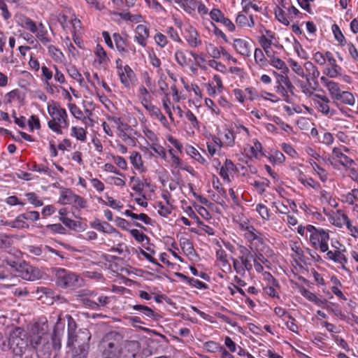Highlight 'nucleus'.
Instances as JSON below:
<instances>
[{
	"mask_svg": "<svg viewBox=\"0 0 358 358\" xmlns=\"http://www.w3.org/2000/svg\"><path fill=\"white\" fill-rule=\"evenodd\" d=\"M140 348L138 341L125 340L115 331L106 334L99 345L102 358H141Z\"/></svg>",
	"mask_w": 358,
	"mask_h": 358,
	"instance_id": "nucleus-1",
	"label": "nucleus"
},
{
	"mask_svg": "<svg viewBox=\"0 0 358 358\" xmlns=\"http://www.w3.org/2000/svg\"><path fill=\"white\" fill-rule=\"evenodd\" d=\"M47 324L42 327V331L31 337V346L36 350L38 358H50L52 352L61 348V343L58 338H52L51 335L46 332Z\"/></svg>",
	"mask_w": 358,
	"mask_h": 358,
	"instance_id": "nucleus-2",
	"label": "nucleus"
},
{
	"mask_svg": "<svg viewBox=\"0 0 358 358\" xmlns=\"http://www.w3.org/2000/svg\"><path fill=\"white\" fill-rule=\"evenodd\" d=\"M47 110L50 117L48 122V128L55 134L62 135L63 129H67L69 126L66 110L59 103L52 101L48 103Z\"/></svg>",
	"mask_w": 358,
	"mask_h": 358,
	"instance_id": "nucleus-3",
	"label": "nucleus"
},
{
	"mask_svg": "<svg viewBox=\"0 0 358 358\" xmlns=\"http://www.w3.org/2000/svg\"><path fill=\"white\" fill-rule=\"evenodd\" d=\"M15 20L19 27L34 34L35 37L43 45H46L48 43H50L51 39L49 37L48 31L42 22H39L37 24L30 17L22 13L17 14L15 17Z\"/></svg>",
	"mask_w": 358,
	"mask_h": 358,
	"instance_id": "nucleus-4",
	"label": "nucleus"
},
{
	"mask_svg": "<svg viewBox=\"0 0 358 358\" xmlns=\"http://www.w3.org/2000/svg\"><path fill=\"white\" fill-rule=\"evenodd\" d=\"M238 249V257L231 258L233 268L237 274L245 276L246 272H250L252 270V262L255 261L252 252L253 247L247 248L245 245H239Z\"/></svg>",
	"mask_w": 358,
	"mask_h": 358,
	"instance_id": "nucleus-5",
	"label": "nucleus"
},
{
	"mask_svg": "<svg viewBox=\"0 0 358 358\" xmlns=\"http://www.w3.org/2000/svg\"><path fill=\"white\" fill-rule=\"evenodd\" d=\"M320 81L327 90L331 100L334 101H341L343 103L351 106L355 105L354 95L348 91H343L339 83L324 76L320 77Z\"/></svg>",
	"mask_w": 358,
	"mask_h": 358,
	"instance_id": "nucleus-6",
	"label": "nucleus"
},
{
	"mask_svg": "<svg viewBox=\"0 0 358 358\" xmlns=\"http://www.w3.org/2000/svg\"><path fill=\"white\" fill-rule=\"evenodd\" d=\"M307 229L310 234L309 241L310 245L321 252H326L329 250V231L324 230L322 228H316L311 224H308Z\"/></svg>",
	"mask_w": 358,
	"mask_h": 358,
	"instance_id": "nucleus-7",
	"label": "nucleus"
},
{
	"mask_svg": "<svg viewBox=\"0 0 358 358\" xmlns=\"http://www.w3.org/2000/svg\"><path fill=\"white\" fill-rule=\"evenodd\" d=\"M91 337L90 331H84L78 336V340L72 342V343H67V346L70 348L71 358L87 357Z\"/></svg>",
	"mask_w": 358,
	"mask_h": 358,
	"instance_id": "nucleus-8",
	"label": "nucleus"
},
{
	"mask_svg": "<svg viewBox=\"0 0 358 358\" xmlns=\"http://www.w3.org/2000/svg\"><path fill=\"white\" fill-rule=\"evenodd\" d=\"M9 345L15 355L22 356L29 345L27 333L21 328L15 329L10 334Z\"/></svg>",
	"mask_w": 358,
	"mask_h": 358,
	"instance_id": "nucleus-9",
	"label": "nucleus"
},
{
	"mask_svg": "<svg viewBox=\"0 0 358 358\" xmlns=\"http://www.w3.org/2000/svg\"><path fill=\"white\" fill-rule=\"evenodd\" d=\"M56 283L62 288L80 286V279L76 273L64 268H57L55 269Z\"/></svg>",
	"mask_w": 358,
	"mask_h": 358,
	"instance_id": "nucleus-10",
	"label": "nucleus"
},
{
	"mask_svg": "<svg viewBox=\"0 0 358 358\" xmlns=\"http://www.w3.org/2000/svg\"><path fill=\"white\" fill-rule=\"evenodd\" d=\"M57 20L61 24L62 29L66 31H70L71 33H80L83 29L80 20L73 13L70 16L64 13H59L57 15Z\"/></svg>",
	"mask_w": 358,
	"mask_h": 358,
	"instance_id": "nucleus-11",
	"label": "nucleus"
},
{
	"mask_svg": "<svg viewBox=\"0 0 358 358\" xmlns=\"http://www.w3.org/2000/svg\"><path fill=\"white\" fill-rule=\"evenodd\" d=\"M313 102L317 111L326 117H333L337 114V111L330 107V99L325 95L315 94L313 95Z\"/></svg>",
	"mask_w": 358,
	"mask_h": 358,
	"instance_id": "nucleus-12",
	"label": "nucleus"
},
{
	"mask_svg": "<svg viewBox=\"0 0 358 358\" xmlns=\"http://www.w3.org/2000/svg\"><path fill=\"white\" fill-rule=\"evenodd\" d=\"M116 68L121 83L127 89H129L136 80V75L129 65H122L121 59L116 60Z\"/></svg>",
	"mask_w": 358,
	"mask_h": 358,
	"instance_id": "nucleus-13",
	"label": "nucleus"
},
{
	"mask_svg": "<svg viewBox=\"0 0 358 358\" xmlns=\"http://www.w3.org/2000/svg\"><path fill=\"white\" fill-rule=\"evenodd\" d=\"M134 41L143 48L146 47L148 39L150 37L149 27L145 24H138L134 29Z\"/></svg>",
	"mask_w": 358,
	"mask_h": 358,
	"instance_id": "nucleus-14",
	"label": "nucleus"
},
{
	"mask_svg": "<svg viewBox=\"0 0 358 358\" xmlns=\"http://www.w3.org/2000/svg\"><path fill=\"white\" fill-rule=\"evenodd\" d=\"M17 271L19 276L27 280L33 281L40 278L39 270L25 263L20 264Z\"/></svg>",
	"mask_w": 358,
	"mask_h": 358,
	"instance_id": "nucleus-15",
	"label": "nucleus"
},
{
	"mask_svg": "<svg viewBox=\"0 0 358 358\" xmlns=\"http://www.w3.org/2000/svg\"><path fill=\"white\" fill-rule=\"evenodd\" d=\"M96 295L97 294L92 291L83 289L78 292L76 297L77 300L82 302L86 306L96 310H99V305L96 304V301L91 299V298H94Z\"/></svg>",
	"mask_w": 358,
	"mask_h": 358,
	"instance_id": "nucleus-16",
	"label": "nucleus"
},
{
	"mask_svg": "<svg viewBox=\"0 0 358 358\" xmlns=\"http://www.w3.org/2000/svg\"><path fill=\"white\" fill-rule=\"evenodd\" d=\"M68 322V341L67 343H72L73 341L78 340V336L81 335V332L84 331H89L87 329H81L78 331H76L77 324L74 319L69 315L66 316Z\"/></svg>",
	"mask_w": 358,
	"mask_h": 358,
	"instance_id": "nucleus-17",
	"label": "nucleus"
},
{
	"mask_svg": "<svg viewBox=\"0 0 358 358\" xmlns=\"http://www.w3.org/2000/svg\"><path fill=\"white\" fill-rule=\"evenodd\" d=\"M345 250V248H338V250H328L326 252L327 259L341 264L343 268H345V264L348 263V259L344 254Z\"/></svg>",
	"mask_w": 358,
	"mask_h": 358,
	"instance_id": "nucleus-18",
	"label": "nucleus"
},
{
	"mask_svg": "<svg viewBox=\"0 0 358 358\" xmlns=\"http://www.w3.org/2000/svg\"><path fill=\"white\" fill-rule=\"evenodd\" d=\"M233 47L237 53L244 57H250L251 48L249 42L243 38H236L233 42Z\"/></svg>",
	"mask_w": 358,
	"mask_h": 358,
	"instance_id": "nucleus-19",
	"label": "nucleus"
},
{
	"mask_svg": "<svg viewBox=\"0 0 358 358\" xmlns=\"http://www.w3.org/2000/svg\"><path fill=\"white\" fill-rule=\"evenodd\" d=\"M288 72L289 71H281L280 73H278L276 71H273V74L276 80L277 85H281L284 87H287L289 92L293 94L294 86L287 76Z\"/></svg>",
	"mask_w": 358,
	"mask_h": 358,
	"instance_id": "nucleus-20",
	"label": "nucleus"
},
{
	"mask_svg": "<svg viewBox=\"0 0 358 358\" xmlns=\"http://www.w3.org/2000/svg\"><path fill=\"white\" fill-rule=\"evenodd\" d=\"M129 161L132 166L140 173H145L147 171V169L144 165V162L140 152L137 151H132L129 156Z\"/></svg>",
	"mask_w": 358,
	"mask_h": 358,
	"instance_id": "nucleus-21",
	"label": "nucleus"
},
{
	"mask_svg": "<svg viewBox=\"0 0 358 358\" xmlns=\"http://www.w3.org/2000/svg\"><path fill=\"white\" fill-rule=\"evenodd\" d=\"M332 155L339 164L345 167H350L354 164V161L343 153L341 148H334L332 149Z\"/></svg>",
	"mask_w": 358,
	"mask_h": 358,
	"instance_id": "nucleus-22",
	"label": "nucleus"
},
{
	"mask_svg": "<svg viewBox=\"0 0 358 358\" xmlns=\"http://www.w3.org/2000/svg\"><path fill=\"white\" fill-rule=\"evenodd\" d=\"M185 38L189 45L192 48H196L201 44L199 34L196 30L192 27H189V29L186 30Z\"/></svg>",
	"mask_w": 358,
	"mask_h": 358,
	"instance_id": "nucleus-23",
	"label": "nucleus"
},
{
	"mask_svg": "<svg viewBox=\"0 0 358 358\" xmlns=\"http://www.w3.org/2000/svg\"><path fill=\"white\" fill-rule=\"evenodd\" d=\"M216 259L218 265L224 272L230 273L231 271V266L227 259V255L224 250L220 249L217 250Z\"/></svg>",
	"mask_w": 358,
	"mask_h": 358,
	"instance_id": "nucleus-24",
	"label": "nucleus"
},
{
	"mask_svg": "<svg viewBox=\"0 0 358 358\" xmlns=\"http://www.w3.org/2000/svg\"><path fill=\"white\" fill-rule=\"evenodd\" d=\"M327 62L331 66L329 68H326L323 71L327 76L331 78H334L341 75V68L338 65L334 57L330 58V59Z\"/></svg>",
	"mask_w": 358,
	"mask_h": 358,
	"instance_id": "nucleus-25",
	"label": "nucleus"
},
{
	"mask_svg": "<svg viewBox=\"0 0 358 358\" xmlns=\"http://www.w3.org/2000/svg\"><path fill=\"white\" fill-rule=\"evenodd\" d=\"M48 43L47 46L48 53L51 59L56 63L62 64L65 61V56L60 49Z\"/></svg>",
	"mask_w": 358,
	"mask_h": 358,
	"instance_id": "nucleus-26",
	"label": "nucleus"
},
{
	"mask_svg": "<svg viewBox=\"0 0 358 358\" xmlns=\"http://www.w3.org/2000/svg\"><path fill=\"white\" fill-rule=\"evenodd\" d=\"M300 294L307 299L308 301L313 302L318 306L324 307V305L327 303L326 300L321 299L318 298L314 293L310 292L305 287H301L299 289Z\"/></svg>",
	"mask_w": 358,
	"mask_h": 358,
	"instance_id": "nucleus-27",
	"label": "nucleus"
},
{
	"mask_svg": "<svg viewBox=\"0 0 358 358\" xmlns=\"http://www.w3.org/2000/svg\"><path fill=\"white\" fill-rule=\"evenodd\" d=\"M96 59L94 61V65L105 66L108 64L109 59L104 49L100 45H97L94 51Z\"/></svg>",
	"mask_w": 358,
	"mask_h": 358,
	"instance_id": "nucleus-28",
	"label": "nucleus"
},
{
	"mask_svg": "<svg viewBox=\"0 0 358 358\" xmlns=\"http://www.w3.org/2000/svg\"><path fill=\"white\" fill-rule=\"evenodd\" d=\"M236 23L241 27L252 28L255 26L254 16L250 15L248 17L245 14L239 13L236 18Z\"/></svg>",
	"mask_w": 358,
	"mask_h": 358,
	"instance_id": "nucleus-29",
	"label": "nucleus"
},
{
	"mask_svg": "<svg viewBox=\"0 0 358 358\" xmlns=\"http://www.w3.org/2000/svg\"><path fill=\"white\" fill-rule=\"evenodd\" d=\"M244 238L250 243V246L253 247V242L255 241H257L260 243H263V239L260 237V233L254 227L246 228Z\"/></svg>",
	"mask_w": 358,
	"mask_h": 358,
	"instance_id": "nucleus-30",
	"label": "nucleus"
},
{
	"mask_svg": "<svg viewBox=\"0 0 358 358\" xmlns=\"http://www.w3.org/2000/svg\"><path fill=\"white\" fill-rule=\"evenodd\" d=\"M129 306L134 310L141 313L145 317L148 319L155 320L156 318L157 314L152 308L148 306L141 304H136L133 306L130 305Z\"/></svg>",
	"mask_w": 358,
	"mask_h": 358,
	"instance_id": "nucleus-31",
	"label": "nucleus"
},
{
	"mask_svg": "<svg viewBox=\"0 0 358 358\" xmlns=\"http://www.w3.org/2000/svg\"><path fill=\"white\" fill-rule=\"evenodd\" d=\"M94 228L103 233L113 234L115 238H121V234L108 222L97 223Z\"/></svg>",
	"mask_w": 358,
	"mask_h": 358,
	"instance_id": "nucleus-32",
	"label": "nucleus"
},
{
	"mask_svg": "<svg viewBox=\"0 0 358 358\" xmlns=\"http://www.w3.org/2000/svg\"><path fill=\"white\" fill-rule=\"evenodd\" d=\"M113 38L116 46L117 50L122 56H127L129 55V50L127 49V44L124 38L120 34L115 33L113 35Z\"/></svg>",
	"mask_w": 358,
	"mask_h": 358,
	"instance_id": "nucleus-33",
	"label": "nucleus"
},
{
	"mask_svg": "<svg viewBox=\"0 0 358 358\" xmlns=\"http://www.w3.org/2000/svg\"><path fill=\"white\" fill-rule=\"evenodd\" d=\"M106 118L107 120L112 124L113 128L116 129V132L123 129H125V128H130V126L120 117L117 115H108Z\"/></svg>",
	"mask_w": 358,
	"mask_h": 358,
	"instance_id": "nucleus-34",
	"label": "nucleus"
},
{
	"mask_svg": "<svg viewBox=\"0 0 358 358\" xmlns=\"http://www.w3.org/2000/svg\"><path fill=\"white\" fill-rule=\"evenodd\" d=\"M131 131L130 128H125V129L120 130L116 132V136L122 142L129 145H134L135 144V138H133L129 131Z\"/></svg>",
	"mask_w": 358,
	"mask_h": 358,
	"instance_id": "nucleus-35",
	"label": "nucleus"
},
{
	"mask_svg": "<svg viewBox=\"0 0 358 358\" xmlns=\"http://www.w3.org/2000/svg\"><path fill=\"white\" fill-rule=\"evenodd\" d=\"M60 196L59 199V203L62 205L71 204L72 203L73 196L76 194H74L71 189L69 188H61L60 189Z\"/></svg>",
	"mask_w": 358,
	"mask_h": 358,
	"instance_id": "nucleus-36",
	"label": "nucleus"
},
{
	"mask_svg": "<svg viewBox=\"0 0 358 358\" xmlns=\"http://www.w3.org/2000/svg\"><path fill=\"white\" fill-rule=\"evenodd\" d=\"M304 70L306 71L308 78L310 76L315 84L317 83L316 80L320 76L318 69L311 62H306L303 64Z\"/></svg>",
	"mask_w": 358,
	"mask_h": 358,
	"instance_id": "nucleus-37",
	"label": "nucleus"
},
{
	"mask_svg": "<svg viewBox=\"0 0 358 358\" xmlns=\"http://www.w3.org/2000/svg\"><path fill=\"white\" fill-rule=\"evenodd\" d=\"M68 108L71 114L76 119L82 120V122L87 124V120H90L89 117H86L84 116L83 111L80 110L79 107H78L74 103H69Z\"/></svg>",
	"mask_w": 358,
	"mask_h": 358,
	"instance_id": "nucleus-38",
	"label": "nucleus"
},
{
	"mask_svg": "<svg viewBox=\"0 0 358 358\" xmlns=\"http://www.w3.org/2000/svg\"><path fill=\"white\" fill-rule=\"evenodd\" d=\"M124 214L126 216L130 217L132 220H141L144 224H148V225H151L152 223V219L148 215H146L145 213L137 214V213H134L129 210H125Z\"/></svg>",
	"mask_w": 358,
	"mask_h": 358,
	"instance_id": "nucleus-39",
	"label": "nucleus"
},
{
	"mask_svg": "<svg viewBox=\"0 0 358 358\" xmlns=\"http://www.w3.org/2000/svg\"><path fill=\"white\" fill-rule=\"evenodd\" d=\"M289 66L292 70L299 77L306 78V80H308V75L306 74L304 68L296 61L289 59L288 61Z\"/></svg>",
	"mask_w": 358,
	"mask_h": 358,
	"instance_id": "nucleus-40",
	"label": "nucleus"
},
{
	"mask_svg": "<svg viewBox=\"0 0 358 358\" xmlns=\"http://www.w3.org/2000/svg\"><path fill=\"white\" fill-rule=\"evenodd\" d=\"M71 136L81 142H85L87 140V131L84 128L80 127H72L71 129Z\"/></svg>",
	"mask_w": 358,
	"mask_h": 358,
	"instance_id": "nucleus-41",
	"label": "nucleus"
},
{
	"mask_svg": "<svg viewBox=\"0 0 358 358\" xmlns=\"http://www.w3.org/2000/svg\"><path fill=\"white\" fill-rule=\"evenodd\" d=\"M308 163L313 168V171L315 172V173L318 176L322 182H326L328 178V173L323 168L320 167L315 161L313 159H310L308 161Z\"/></svg>",
	"mask_w": 358,
	"mask_h": 358,
	"instance_id": "nucleus-42",
	"label": "nucleus"
},
{
	"mask_svg": "<svg viewBox=\"0 0 358 358\" xmlns=\"http://www.w3.org/2000/svg\"><path fill=\"white\" fill-rule=\"evenodd\" d=\"M299 87L300 88L301 92L308 97H313V95L315 94H314L315 89L311 86V83H310V78H308V80H306V82L300 81L299 83Z\"/></svg>",
	"mask_w": 358,
	"mask_h": 358,
	"instance_id": "nucleus-43",
	"label": "nucleus"
},
{
	"mask_svg": "<svg viewBox=\"0 0 358 358\" xmlns=\"http://www.w3.org/2000/svg\"><path fill=\"white\" fill-rule=\"evenodd\" d=\"M254 58L255 63L261 68L267 66L268 62L264 54V52L260 48H255L254 52Z\"/></svg>",
	"mask_w": 358,
	"mask_h": 358,
	"instance_id": "nucleus-44",
	"label": "nucleus"
},
{
	"mask_svg": "<svg viewBox=\"0 0 358 358\" xmlns=\"http://www.w3.org/2000/svg\"><path fill=\"white\" fill-rule=\"evenodd\" d=\"M342 201L348 205H354L358 201V189H353L351 192L342 195Z\"/></svg>",
	"mask_w": 358,
	"mask_h": 358,
	"instance_id": "nucleus-45",
	"label": "nucleus"
},
{
	"mask_svg": "<svg viewBox=\"0 0 358 358\" xmlns=\"http://www.w3.org/2000/svg\"><path fill=\"white\" fill-rule=\"evenodd\" d=\"M64 329V323L62 322L61 315L58 316L57 321L53 329V334L51 335L52 338H58L61 342V335Z\"/></svg>",
	"mask_w": 358,
	"mask_h": 358,
	"instance_id": "nucleus-46",
	"label": "nucleus"
},
{
	"mask_svg": "<svg viewBox=\"0 0 358 358\" xmlns=\"http://www.w3.org/2000/svg\"><path fill=\"white\" fill-rule=\"evenodd\" d=\"M24 196L27 197L28 202L34 207H41L43 205L41 198L34 192H27Z\"/></svg>",
	"mask_w": 358,
	"mask_h": 358,
	"instance_id": "nucleus-47",
	"label": "nucleus"
},
{
	"mask_svg": "<svg viewBox=\"0 0 358 358\" xmlns=\"http://www.w3.org/2000/svg\"><path fill=\"white\" fill-rule=\"evenodd\" d=\"M12 228L28 229L29 225L26 222V220L22 214L19 215L16 218L9 223Z\"/></svg>",
	"mask_w": 358,
	"mask_h": 358,
	"instance_id": "nucleus-48",
	"label": "nucleus"
},
{
	"mask_svg": "<svg viewBox=\"0 0 358 358\" xmlns=\"http://www.w3.org/2000/svg\"><path fill=\"white\" fill-rule=\"evenodd\" d=\"M129 185L131 186V189L141 194L144 189V184L141 181V180L139 178L131 176L129 178Z\"/></svg>",
	"mask_w": 358,
	"mask_h": 358,
	"instance_id": "nucleus-49",
	"label": "nucleus"
},
{
	"mask_svg": "<svg viewBox=\"0 0 358 358\" xmlns=\"http://www.w3.org/2000/svg\"><path fill=\"white\" fill-rule=\"evenodd\" d=\"M186 152L191 157L194 158L195 160L199 162L201 164H205L206 159L199 152V151L193 146L188 145L186 148Z\"/></svg>",
	"mask_w": 358,
	"mask_h": 358,
	"instance_id": "nucleus-50",
	"label": "nucleus"
},
{
	"mask_svg": "<svg viewBox=\"0 0 358 358\" xmlns=\"http://www.w3.org/2000/svg\"><path fill=\"white\" fill-rule=\"evenodd\" d=\"M269 63L273 67L281 71H289L285 62L278 57H272Z\"/></svg>",
	"mask_w": 358,
	"mask_h": 358,
	"instance_id": "nucleus-51",
	"label": "nucleus"
},
{
	"mask_svg": "<svg viewBox=\"0 0 358 358\" xmlns=\"http://www.w3.org/2000/svg\"><path fill=\"white\" fill-rule=\"evenodd\" d=\"M268 159L271 162L275 164H282L285 161V155L279 150L271 151Z\"/></svg>",
	"mask_w": 358,
	"mask_h": 358,
	"instance_id": "nucleus-52",
	"label": "nucleus"
},
{
	"mask_svg": "<svg viewBox=\"0 0 358 358\" xmlns=\"http://www.w3.org/2000/svg\"><path fill=\"white\" fill-rule=\"evenodd\" d=\"M235 135L234 134V132L229 129H225L224 130V145L226 146H228V147H234V145H235Z\"/></svg>",
	"mask_w": 358,
	"mask_h": 358,
	"instance_id": "nucleus-53",
	"label": "nucleus"
},
{
	"mask_svg": "<svg viewBox=\"0 0 358 358\" xmlns=\"http://www.w3.org/2000/svg\"><path fill=\"white\" fill-rule=\"evenodd\" d=\"M106 199H107V201H105L103 199H99V201L104 203L106 206L111 207L113 209L117 210H120L123 208V205L121 203V202L119 201L115 200L113 197L108 196H106Z\"/></svg>",
	"mask_w": 358,
	"mask_h": 358,
	"instance_id": "nucleus-54",
	"label": "nucleus"
},
{
	"mask_svg": "<svg viewBox=\"0 0 358 358\" xmlns=\"http://www.w3.org/2000/svg\"><path fill=\"white\" fill-rule=\"evenodd\" d=\"M205 26L208 30H212L215 36L221 37L226 42L227 41V38L225 34L221 29L217 28L213 22L208 20L205 23Z\"/></svg>",
	"mask_w": 358,
	"mask_h": 358,
	"instance_id": "nucleus-55",
	"label": "nucleus"
},
{
	"mask_svg": "<svg viewBox=\"0 0 358 358\" xmlns=\"http://www.w3.org/2000/svg\"><path fill=\"white\" fill-rule=\"evenodd\" d=\"M343 216L347 215L343 213H340L338 212L335 213L332 215H331V217H329V221L334 225L338 227H341L345 222V221H344V219H343Z\"/></svg>",
	"mask_w": 358,
	"mask_h": 358,
	"instance_id": "nucleus-56",
	"label": "nucleus"
},
{
	"mask_svg": "<svg viewBox=\"0 0 358 358\" xmlns=\"http://www.w3.org/2000/svg\"><path fill=\"white\" fill-rule=\"evenodd\" d=\"M262 143L257 139L253 141V145L250 148V155L251 157L258 158L262 154Z\"/></svg>",
	"mask_w": 358,
	"mask_h": 358,
	"instance_id": "nucleus-57",
	"label": "nucleus"
},
{
	"mask_svg": "<svg viewBox=\"0 0 358 358\" xmlns=\"http://www.w3.org/2000/svg\"><path fill=\"white\" fill-rule=\"evenodd\" d=\"M147 6L157 13H165V8L157 0H145Z\"/></svg>",
	"mask_w": 358,
	"mask_h": 358,
	"instance_id": "nucleus-58",
	"label": "nucleus"
},
{
	"mask_svg": "<svg viewBox=\"0 0 358 358\" xmlns=\"http://www.w3.org/2000/svg\"><path fill=\"white\" fill-rule=\"evenodd\" d=\"M162 105H163V108H164V110L168 114L169 119L172 122H173L174 118H173L172 110H171L173 104H171V102L170 98L168 96V94H166L165 96L162 99Z\"/></svg>",
	"mask_w": 358,
	"mask_h": 358,
	"instance_id": "nucleus-59",
	"label": "nucleus"
},
{
	"mask_svg": "<svg viewBox=\"0 0 358 358\" xmlns=\"http://www.w3.org/2000/svg\"><path fill=\"white\" fill-rule=\"evenodd\" d=\"M280 287V285H275L274 283L266 285L264 287V292L268 296L273 298H279L278 292L277 289Z\"/></svg>",
	"mask_w": 358,
	"mask_h": 358,
	"instance_id": "nucleus-60",
	"label": "nucleus"
},
{
	"mask_svg": "<svg viewBox=\"0 0 358 358\" xmlns=\"http://www.w3.org/2000/svg\"><path fill=\"white\" fill-rule=\"evenodd\" d=\"M206 51L213 59H219L221 57V47L219 48L212 43L206 45Z\"/></svg>",
	"mask_w": 358,
	"mask_h": 358,
	"instance_id": "nucleus-61",
	"label": "nucleus"
},
{
	"mask_svg": "<svg viewBox=\"0 0 358 358\" xmlns=\"http://www.w3.org/2000/svg\"><path fill=\"white\" fill-rule=\"evenodd\" d=\"M41 69V81L43 83L50 82L53 78V72L48 66L43 65Z\"/></svg>",
	"mask_w": 358,
	"mask_h": 358,
	"instance_id": "nucleus-62",
	"label": "nucleus"
},
{
	"mask_svg": "<svg viewBox=\"0 0 358 358\" xmlns=\"http://www.w3.org/2000/svg\"><path fill=\"white\" fill-rule=\"evenodd\" d=\"M175 59L178 64L182 66H185L188 64L189 59L187 58L186 54L181 50L176 51Z\"/></svg>",
	"mask_w": 358,
	"mask_h": 358,
	"instance_id": "nucleus-63",
	"label": "nucleus"
},
{
	"mask_svg": "<svg viewBox=\"0 0 358 358\" xmlns=\"http://www.w3.org/2000/svg\"><path fill=\"white\" fill-rule=\"evenodd\" d=\"M255 210L259 214L260 217L264 220L270 219V213L268 208L262 203H258L256 206Z\"/></svg>",
	"mask_w": 358,
	"mask_h": 358,
	"instance_id": "nucleus-64",
	"label": "nucleus"
}]
</instances>
